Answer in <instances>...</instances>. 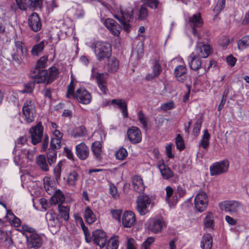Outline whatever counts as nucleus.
Masks as SVG:
<instances>
[{
    "label": "nucleus",
    "mask_w": 249,
    "mask_h": 249,
    "mask_svg": "<svg viewBox=\"0 0 249 249\" xmlns=\"http://www.w3.org/2000/svg\"><path fill=\"white\" fill-rule=\"evenodd\" d=\"M47 60V56L41 57L37 61L35 67L31 70L30 77L37 84L43 83L50 84L58 76V70L55 67L50 68L49 71L43 69L45 67Z\"/></svg>",
    "instance_id": "obj_1"
},
{
    "label": "nucleus",
    "mask_w": 249,
    "mask_h": 249,
    "mask_svg": "<svg viewBox=\"0 0 249 249\" xmlns=\"http://www.w3.org/2000/svg\"><path fill=\"white\" fill-rule=\"evenodd\" d=\"M136 203L137 210L142 215L148 213L155 205L154 197L143 193L138 196Z\"/></svg>",
    "instance_id": "obj_2"
},
{
    "label": "nucleus",
    "mask_w": 249,
    "mask_h": 249,
    "mask_svg": "<svg viewBox=\"0 0 249 249\" xmlns=\"http://www.w3.org/2000/svg\"><path fill=\"white\" fill-rule=\"evenodd\" d=\"M91 48L94 49L95 54L99 61L108 58L111 54V47L109 43L97 41L94 43Z\"/></svg>",
    "instance_id": "obj_3"
},
{
    "label": "nucleus",
    "mask_w": 249,
    "mask_h": 249,
    "mask_svg": "<svg viewBox=\"0 0 249 249\" xmlns=\"http://www.w3.org/2000/svg\"><path fill=\"white\" fill-rule=\"evenodd\" d=\"M120 13L114 15V17L122 24L124 30L128 32L131 29L129 23L133 19L134 10L128 9L123 10L121 7H120Z\"/></svg>",
    "instance_id": "obj_4"
},
{
    "label": "nucleus",
    "mask_w": 249,
    "mask_h": 249,
    "mask_svg": "<svg viewBox=\"0 0 249 249\" xmlns=\"http://www.w3.org/2000/svg\"><path fill=\"white\" fill-rule=\"evenodd\" d=\"M219 207L222 211L230 214L237 215L243 209V204L236 200H227L220 202Z\"/></svg>",
    "instance_id": "obj_5"
},
{
    "label": "nucleus",
    "mask_w": 249,
    "mask_h": 249,
    "mask_svg": "<svg viewBox=\"0 0 249 249\" xmlns=\"http://www.w3.org/2000/svg\"><path fill=\"white\" fill-rule=\"evenodd\" d=\"M22 113L28 123L33 122L36 115L35 103L31 99L27 100L23 104Z\"/></svg>",
    "instance_id": "obj_6"
},
{
    "label": "nucleus",
    "mask_w": 249,
    "mask_h": 249,
    "mask_svg": "<svg viewBox=\"0 0 249 249\" xmlns=\"http://www.w3.org/2000/svg\"><path fill=\"white\" fill-rule=\"evenodd\" d=\"M31 142L33 145H36L41 142L43 135V126L41 123L38 122L35 126L29 130Z\"/></svg>",
    "instance_id": "obj_7"
},
{
    "label": "nucleus",
    "mask_w": 249,
    "mask_h": 249,
    "mask_svg": "<svg viewBox=\"0 0 249 249\" xmlns=\"http://www.w3.org/2000/svg\"><path fill=\"white\" fill-rule=\"evenodd\" d=\"M229 167V162L227 160H224L214 163L210 167V175L216 176L227 172Z\"/></svg>",
    "instance_id": "obj_8"
},
{
    "label": "nucleus",
    "mask_w": 249,
    "mask_h": 249,
    "mask_svg": "<svg viewBox=\"0 0 249 249\" xmlns=\"http://www.w3.org/2000/svg\"><path fill=\"white\" fill-rule=\"evenodd\" d=\"M208 202L207 195L203 191H199L194 199L195 207L199 212L205 211L208 205Z\"/></svg>",
    "instance_id": "obj_9"
},
{
    "label": "nucleus",
    "mask_w": 249,
    "mask_h": 249,
    "mask_svg": "<svg viewBox=\"0 0 249 249\" xmlns=\"http://www.w3.org/2000/svg\"><path fill=\"white\" fill-rule=\"evenodd\" d=\"M189 65L190 68L195 71H198L199 70L202 69L201 73H199V71L197 72L198 76L202 75L205 72V68L201 67L202 62L201 58L196 55L194 53H192L188 57V58Z\"/></svg>",
    "instance_id": "obj_10"
},
{
    "label": "nucleus",
    "mask_w": 249,
    "mask_h": 249,
    "mask_svg": "<svg viewBox=\"0 0 249 249\" xmlns=\"http://www.w3.org/2000/svg\"><path fill=\"white\" fill-rule=\"evenodd\" d=\"M25 237L27 246L29 248L37 249L42 245L43 239L41 236L36 233L26 234Z\"/></svg>",
    "instance_id": "obj_11"
},
{
    "label": "nucleus",
    "mask_w": 249,
    "mask_h": 249,
    "mask_svg": "<svg viewBox=\"0 0 249 249\" xmlns=\"http://www.w3.org/2000/svg\"><path fill=\"white\" fill-rule=\"evenodd\" d=\"M213 49L209 44H205L201 42H197L194 52L200 58L208 57L212 53Z\"/></svg>",
    "instance_id": "obj_12"
},
{
    "label": "nucleus",
    "mask_w": 249,
    "mask_h": 249,
    "mask_svg": "<svg viewBox=\"0 0 249 249\" xmlns=\"http://www.w3.org/2000/svg\"><path fill=\"white\" fill-rule=\"evenodd\" d=\"M165 222L163 218H154L149 220L148 229L155 233L161 232L165 227Z\"/></svg>",
    "instance_id": "obj_13"
},
{
    "label": "nucleus",
    "mask_w": 249,
    "mask_h": 249,
    "mask_svg": "<svg viewBox=\"0 0 249 249\" xmlns=\"http://www.w3.org/2000/svg\"><path fill=\"white\" fill-rule=\"evenodd\" d=\"M75 99L82 104H89L91 101L92 97L91 94L85 88H79L76 91Z\"/></svg>",
    "instance_id": "obj_14"
},
{
    "label": "nucleus",
    "mask_w": 249,
    "mask_h": 249,
    "mask_svg": "<svg viewBox=\"0 0 249 249\" xmlns=\"http://www.w3.org/2000/svg\"><path fill=\"white\" fill-rule=\"evenodd\" d=\"M129 141L133 144L140 142L142 141V134L140 129L136 126H131L127 131Z\"/></svg>",
    "instance_id": "obj_15"
},
{
    "label": "nucleus",
    "mask_w": 249,
    "mask_h": 249,
    "mask_svg": "<svg viewBox=\"0 0 249 249\" xmlns=\"http://www.w3.org/2000/svg\"><path fill=\"white\" fill-rule=\"evenodd\" d=\"M92 240L95 244L102 248L107 243L106 234L102 230H96L92 232Z\"/></svg>",
    "instance_id": "obj_16"
},
{
    "label": "nucleus",
    "mask_w": 249,
    "mask_h": 249,
    "mask_svg": "<svg viewBox=\"0 0 249 249\" xmlns=\"http://www.w3.org/2000/svg\"><path fill=\"white\" fill-rule=\"evenodd\" d=\"M28 25L31 30L37 32L40 30L42 24L39 15L36 13H33L28 18Z\"/></svg>",
    "instance_id": "obj_17"
},
{
    "label": "nucleus",
    "mask_w": 249,
    "mask_h": 249,
    "mask_svg": "<svg viewBox=\"0 0 249 249\" xmlns=\"http://www.w3.org/2000/svg\"><path fill=\"white\" fill-rule=\"evenodd\" d=\"M104 24L113 35L116 36H119L122 28L114 19L108 18L105 20Z\"/></svg>",
    "instance_id": "obj_18"
},
{
    "label": "nucleus",
    "mask_w": 249,
    "mask_h": 249,
    "mask_svg": "<svg viewBox=\"0 0 249 249\" xmlns=\"http://www.w3.org/2000/svg\"><path fill=\"white\" fill-rule=\"evenodd\" d=\"M174 74L176 79L179 82L183 83L187 79V68L185 66H177L174 70Z\"/></svg>",
    "instance_id": "obj_19"
},
{
    "label": "nucleus",
    "mask_w": 249,
    "mask_h": 249,
    "mask_svg": "<svg viewBox=\"0 0 249 249\" xmlns=\"http://www.w3.org/2000/svg\"><path fill=\"white\" fill-rule=\"evenodd\" d=\"M132 186L133 190L138 193H142L144 191L145 186L141 176H134L131 179Z\"/></svg>",
    "instance_id": "obj_20"
},
{
    "label": "nucleus",
    "mask_w": 249,
    "mask_h": 249,
    "mask_svg": "<svg viewBox=\"0 0 249 249\" xmlns=\"http://www.w3.org/2000/svg\"><path fill=\"white\" fill-rule=\"evenodd\" d=\"M76 154L81 160H86L89 154V149L84 142H81L75 147Z\"/></svg>",
    "instance_id": "obj_21"
},
{
    "label": "nucleus",
    "mask_w": 249,
    "mask_h": 249,
    "mask_svg": "<svg viewBox=\"0 0 249 249\" xmlns=\"http://www.w3.org/2000/svg\"><path fill=\"white\" fill-rule=\"evenodd\" d=\"M135 215L132 212H125L124 213L122 217V223L124 227H131L135 224Z\"/></svg>",
    "instance_id": "obj_22"
},
{
    "label": "nucleus",
    "mask_w": 249,
    "mask_h": 249,
    "mask_svg": "<svg viewBox=\"0 0 249 249\" xmlns=\"http://www.w3.org/2000/svg\"><path fill=\"white\" fill-rule=\"evenodd\" d=\"M15 47V49H14V51H16L15 53L21 54L23 57H26L28 56V52L23 42L20 41H16Z\"/></svg>",
    "instance_id": "obj_23"
},
{
    "label": "nucleus",
    "mask_w": 249,
    "mask_h": 249,
    "mask_svg": "<svg viewBox=\"0 0 249 249\" xmlns=\"http://www.w3.org/2000/svg\"><path fill=\"white\" fill-rule=\"evenodd\" d=\"M91 151L97 160H100L102 159V145L100 142L96 141L92 143Z\"/></svg>",
    "instance_id": "obj_24"
},
{
    "label": "nucleus",
    "mask_w": 249,
    "mask_h": 249,
    "mask_svg": "<svg viewBox=\"0 0 249 249\" xmlns=\"http://www.w3.org/2000/svg\"><path fill=\"white\" fill-rule=\"evenodd\" d=\"M111 103L116 104L118 106L120 109L122 110V113L124 118L128 117V112L127 109V104L125 101L123 99H113Z\"/></svg>",
    "instance_id": "obj_25"
},
{
    "label": "nucleus",
    "mask_w": 249,
    "mask_h": 249,
    "mask_svg": "<svg viewBox=\"0 0 249 249\" xmlns=\"http://www.w3.org/2000/svg\"><path fill=\"white\" fill-rule=\"evenodd\" d=\"M213 246V237L210 234L204 235L201 242L202 249H212Z\"/></svg>",
    "instance_id": "obj_26"
},
{
    "label": "nucleus",
    "mask_w": 249,
    "mask_h": 249,
    "mask_svg": "<svg viewBox=\"0 0 249 249\" xmlns=\"http://www.w3.org/2000/svg\"><path fill=\"white\" fill-rule=\"evenodd\" d=\"M189 22L191 26L200 27L203 24V21L200 13H197L189 18Z\"/></svg>",
    "instance_id": "obj_27"
},
{
    "label": "nucleus",
    "mask_w": 249,
    "mask_h": 249,
    "mask_svg": "<svg viewBox=\"0 0 249 249\" xmlns=\"http://www.w3.org/2000/svg\"><path fill=\"white\" fill-rule=\"evenodd\" d=\"M161 175L164 179H169L174 176V173L165 164H163L159 166Z\"/></svg>",
    "instance_id": "obj_28"
},
{
    "label": "nucleus",
    "mask_w": 249,
    "mask_h": 249,
    "mask_svg": "<svg viewBox=\"0 0 249 249\" xmlns=\"http://www.w3.org/2000/svg\"><path fill=\"white\" fill-rule=\"evenodd\" d=\"M165 191L166 195L165 198L166 201L168 202L170 206L176 205L178 201V198H175V196H174L173 197V200H171V197L174 192L173 189L170 186H167L165 188Z\"/></svg>",
    "instance_id": "obj_29"
},
{
    "label": "nucleus",
    "mask_w": 249,
    "mask_h": 249,
    "mask_svg": "<svg viewBox=\"0 0 249 249\" xmlns=\"http://www.w3.org/2000/svg\"><path fill=\"white\" fill-rule=\"evenodd\" d=\"M85 218L89 224L94 223L96 220V216L89 207H87L85 210Z\"/></svg>",
    "instance_id": "obj_30"
},
{
    "label": "nucleus",
    "mask_w": 249,
    "mask_h": 249,
    "mask_svg": "<svg viewBox=\"0 0 249 249\" xmlns=\"http://www.w3.org/2000/svg\"><path fill=\"white\" fill-rule=\"evenodd\" d=\"M94 68L92 69V73L91 77L93 79H95L97 84L98 83H103L107 82V76L106 74L103 73H95L94 72Z\"/></svg>",
    "instance_id": "obj_31"
},
{
    "label": "nucleus",
    "mask_w": 249,
    "mask_h": 249,
    "mask_svg": "<svg viewBox=\"0 0 249 249\" xmlns=\"http://www.w3.org/2000/svg\"><path fill=\"white\" fill-rule=\"evenodd\" d=\"M65 161H59L53 169V174L55 180L58 181L61 177V171L64 167Z\"/></svg>",
    "instance_id": "obj_32"
},
{
    "label": "nucleus",
    "mask_w": 249,
    "mask_h": 249,
    "mask_svg": "<svg viewBox=\"0 0 249 249\" xmlns=\"http://www.w3.org/2000/svg\"><path fill=\"white\" fill-rule=\"evenodd\" d=\"M65 199V196L60 190L58 189L54 191L53 196L52 197V201H53L55 200L54 203H62Z\"/></svg>",
    "instance_id": "obj_33"
},
{
    "label": "nucleus",
    "mask_w": 249,
    "mask_h": 249,
    "mask_svg": "<svg viewBox=\"0 0 249 249\" xmlns=\"http://www.w3.org/2000/svg\"><path fill=\"white\" fill-rule=\"evenodd\" d=\"M79 179V175L75 171L70 172L67 178L68 183L70 186H74L76 185V181Z\"/></svg>",
    "instance_id": "obj_34"
},
{
    "label": "nucleus",
    "mask_w": 249,
    "mask_h": 249,
    "mask_svg": "<svg viewBox=\"0 0 249 249\" xmlns=\"http://www.w3.org/2000/svg\"><path fill=\"white\" fill-rule=\"evenodd\" d=\"M37 163L39 167L44 171H48L49 166L47 163L46 158L43 155H39L37 159Z\"/></svg>",
    "instance_id": "obj_35"
},
{
    "label": "nucleus",
    "mask_w": 249,
    "mask_h": 249,
    "mask_svg": "<svg viewBox=\"0 0 249 249\" xmlns=\"http://www.w3.org/2000/svg\"><path fill=\"white\" fill-rule=\"evenodd\" d=\"M249 46V35L242 37L237 43V47L239 50H243Z\"/></svg>",
    "instance_id": "obj_36"
},
{
    "label": "nucleus",
    "mask_w": 249,
    "mask_h": 249,
    "mask_svg": "<svg viewBox=\"0 0 249 249\" xmlns=\"http://www.w3.org/2000/svg\"><path fill=\"white\" fill-rule=\"evenodd\" d=\"M58 208L61 217L64 220H68L69 218V208L67 206H64L61 204L58 205Z\"/></svg>",
    "instance_id": "obj_37"
},
{
    "label": "nucleus",
    "mask_w": 249,
    "mask_h": 249,
    "mask_svg": "<svg viewBox=\"0 0 249 249\" xmlns=\"http://www.w3.org/2000/svg\"><path fill=\"white\" fill-rule=\"evenodd\" d=\"M44 48V41H42L39 43L35 45L31 51V54L34 56H37L41 53Z\"/></svg>",
    "instance_id": "obj_38"
},
{
    "label": "nucleus",
    "mask_w": 249,
    "mask_h": 249,
    "mask_svg": "<svg viewBox=\"0 0 249 249\" xmlns=\"http://www.w3.org/2000/svg\"><path fill=\"white\" fill-rule=\"evenodd\" d=\"M210 135L207 130H205L204 134L202 136L201 140L199 143V146L202 147L204 149H206L209 144V140Z\"/></svg>",
    "instance_id": "obj_39"
},
{
    "label": "nucleus",
    "mask_w": 249,
    "mask_h": 249,
    "mask_svg": "<svg viewBox=\"0 0 249 249\" xmlns=\"http://www.w3.org/2000/svg\"><path fill=\"white\" fill-rule=\"evenodd\" d=\"M204 225L205 228L213 229V216L211 213H209L205 217L203 220Z\"/></svg>",
    "instance_id": "obj_40"
},
{
    "label": "nucleus",
    "mask_w": 249,
    "mask_h": 249,
    "mask_svg": "<svg viewBox=\"0 0 249 249\" xmlns=\"http://www.w3.org/2000/svg\"><path fill=\"white\" fill-rule=\"evenodd\" d=\"M21 154L22 157L27 159L29 161H32L34 158L35 155L34 150H31L29 149L24 148L21 149Z\"/></svg>",
    "instance_id": "obj_41"
},
{
    "label": "nucleus",
    "mask_w": 249,
    "mask_h": 249,
    "mask_svg": "<svg viewBox=\"0 0 249 249\" xmlns=\"http://www.w3.org/2000/svg\"><path fill=\"white\" fill-rule=\"evenodd\" d=\"M61 140L58 138H52L51 139L50 147L49 148L50 150L56 151L59 149L61 147Z\"/></svg>",
    "instance_id": "obj_42"
},
{
    "label": "nucleus",
    "mask_w": 249,
    "mask_h": 249,
    "mask_svg": "<svg viewBox=\"0 0 249 249\" xmlns=\"http://www.w3.org/2000/svg\"><path fill=\"white\" fill-rule=\"evenodd\" d=\"M119 246V241L118 237H112L108 241L107 249H118Z\"/></svg>",
    "instance_id": "obj_43"
},
{
    "label": "nucleus",
    "mask_w": 249,
    "mask_h": 249,
    "mask_svg": "<svg viewBox=\"0 0 249 249\" xmlns=\"http://www.w3.org/2000/svg\"><path fill=\"white\" fill-rule=\"evenodd\" d=\"M47 158L50 165H52L56 161L57 151L49 149L47 154Z\"/></svg>",
    "instance_id": "obj_44"
},
{
    "label": "nucleus",
    "mask_w": 249,
    "mask_h": 249,
    "mask_svg": "<svg viewBox=\"0 0 249 249\" xmlns=\"http://www.w3.org/2000/svg\"><path fill=\"white\" fill-rule=\"evenodd\" d=\"M25 57L22 56L21 54L14 53L12 54V62L14 65L19 66L21 65L23 59Z\"/></svg>",
    "instance_id": "obj_45"
},
{
    "label": "nucleus",
    "mask_w": 249,
    "mask_h": 249,
    "mask_svg": "<svg viewBox=\"0 0 249 249\" xmlns=\"http://www.w3.org/2000/svg\"><path fill=\"white\" fill-rule=\"evenodd\" d=\"M138 120L142 124V127L146 129L147 127V117L142 110L139 111L138 114Z\"/></svg>",
    "instance_id": "obj_46"
},
{
    "label": "nucleus",
    "mask_w": 249,
    "mask_h": 249,
    "mask_svg": "<svg viewBox=\"0 0 249 249\" xmlns=\"http://www.w3.org/2000/svg\"><path fill=\"white\" fill-rule=\"evenodd\" d=\"M26 141L27 139L25 136H21L15 142V146L13 153L23 145L26 143Z\"/></svg>",
    "instance_id": "obj_47"
},
{
    "label": "nucleus",
    "mask_w": 249,
    "mask_h": 249,
    "mask_svg": "<svg viewBox=\"0 0 249 249\" xmlns=\"http://www.w3.org/2000/svg\"><path fill=\"white\" fill-rule=\"evenodd\" d=\"M48 226L50 228L51 231L55 232V230L58 229L60 226V223L59 218L55 219L54 220L50 222L48 224Z\"/></svg>",
    "instance_id": "obj_48"
},
{
    "label": "nucleus",
    "mask_w": 249,
    "mask_h": 249,
    "mask_svg": "<svg viewBox=\"0 0 249 249\" xmlns=\"http://www.w3.org/2000/svg\"><path fill=\"white\" fill-rule=\"evenodd\" d=\"M115 156L117 159L123 160L127 157V152L125 148L122 147L116 152Z\"/></svg>",
    "instance_id": "obj_49"
},
{
    "label": "nucleus",
    "mask_w": 249,
    "mask_h": 249,
    "mask_svg": "<svg viewBox=\"0 0 249 249\" xmlns=\"http://www.w3.org/2000/svg\"><path fill=\"white\" fill-rule=\"evenodd\" d=\"M75 95H76V92H74V84L71 81L68 87L67 97L75 99Z\"/></svg>",
    "instance_id": "obj_50"
},
{
    "label": "nucleus",
    "mask_w": 249,
    "mask_h": 249,
    "mask_svg": "<svg viewBox=\"0 0 249 249\" xmlns=\"http://www.w3.org/2000/svg\"><path fill=\"white\" fill-rule=\"evenodd\" d=\"M202 123V119L199 118L197 120L194 125L192 133L196 137H197L199 134Z\"/></svg>",
    "instance_id": "obj_51"
},
{
    "label": "nucleus",
    "mask_w": 249,
    "mask_h": 249,
    "mask_svg": "<svg viewBox=\"0 0 249 249\" xmlns=\"http://www.w3.org/2000/svg\"><path fill=\"white\" fill-rule=\"evenodd\" d=\"M85 128L83 126L77 127L73 131V136L74 138L82 137L85 136Z\"/></svg>",
    "instance_id": "obj_52"
},
{
    "label": "nucleus",
    "mask_w": 249,
    "mask_h": 249,
    "mask_svg": "<svg viewBox=\"0 0 249 249\" xmlns=\"http://www.w3.org/2000/svg\"><path fill=\"white\" fill-rule=\"evenodd\" d=\"M176 144L177 149L179 150H182L185 148L184 141L179 134H178L176 138Z\"/></svg>",
    "instance_id": "obj_53"
},
{
    "label": "nucleus",
    "mask_w": 249,
    "mask_h": 249,
    "mask_svg": "<svg viewBox=\"0 0 249 249\" xmlns=\"http://www.w3.org/2000/svg\"><path fill=\"white\" fill-rule=\"evenodd\" d=\"M148 15V10L145 4L141 6L139 11V19L140 20L144 19Z\"/></svg>",
    "instance_id": "obj_54"
},
{
    "label": "nucleus",
    "mask_w": 249,
    "mask_h": 249,
    "mask_svg": "<svg viewBox=\"0 0 249 249\" xmlns=\"http://www.w3.org/2000/svg\"><path fill=\"white\" fill-rule=\"evenodd\" d=\"M175 198L178 197L181 198L186 195V189L183 186H178L177 190L175 191Z\"/></svg>",
    "instance_id": "obj_55"
},
{
    "label": "nucleus",
    "mask_w": 249,
    "mask_h": 249,
    "mask_svg": "<svg viewBox=\"0 0 249 249\" xmlns=\"http://www.w3.org/2000/svg\"><path fill=\"white\" fill-rule=\"evenodd\" d=\"M226 0H218L216 5L213 9L214 12L219 13L224 8Z\"/></svg>",
    "instance_id": "obj_56"
},
{
    "label": "nucleus",
    "mask_w": 249,
    "mask_h": 249,
    "mask_svg": "<svg viewBox=\"0 0 249 249\" xmlns=\"http://www.w3.org/2000/svg\"><path fill=\"white\" fill-rule=\"evenodd\" d=\"M175 107L174 102L171 101L168 102L164 103L160 106V108L162 110L167 111Z\"/></svg>",
    "instance_id": "obj_57"
},
{
    "label": "nucleus",
    "mask_w": 249,
    "mask_h": 249,
    "mask_svg": "<svg viewBox=\"0 0 249 249\" xmlns=\"http://www.w3.org/2000/svg\"><path fill=\"white\" fill-rule=\"evenodd\" d=\"M58 218L56 214L52 210L48 212L45 215V218L48 224Z\"/></svg>",
    "instance_id": "obj_58"
},
{
    "label": "nucleus",
    "mask_w": 249,
    "mask_h": 249,
    "mask_svg": "<svg viewBox=\"0 0 249 249\" xmlns=\"http://www.w3.org/2000/svg\"><path fill=\"white\" fill-rule=\"evenodd\" d=\"M161 71V68L160 64L158 60H156L153 66V73L155 74V76L157 77L160 74Z\"/></svg>",
    "instance_id": "obj_59"
},
{
    "label": "nucleus",
    "mask_w": 249,
    "mask_h": 249,
    "mask_svg": "<svg viewBox=\"0 0 249 249\" xmlns=\"http://www.w3.org/2000/svg\"><path fill=\"white\" fill-rule=\"evenodd\" d=\"M30 6L34 9L36 8H40L42 4V1L43 0H30Z\"/></svg>",
    "instance_id": "obj_60"
},
{
    "label": "nucleus",
    "mask_w": 249,
    "mask_h": 249,
    "mask_svg": "<svg viewBox=\"0 0 249 249\" xmlns=\"http://www.w3.org/2000/svg\"><path fill=\"white\" fill-rule=\"evenodd\" d=\"M229 43V39L225 36H222L219 40V44L224 49L227 47Z\"/></svg>",
    "instance_id": "obj_61"
},
{
    "label": "nucleus",
    "mask_w": 249,
    "mask_h": 249,
    "mask_svg": "<svg viewBox=\"0 0 249 249\" xmlns=\"http://www.w3.org/2000/svg\"><path fill=\"white\" fill-rule=\"evenodd\" d=\"M109 193L114 198H117L119 196L117 192V189L114 185H110Z\"/></svg>",
    "instance_id": "obj_62"
},
{
    "label": "nucleus",
    "mask_w": 249,
    "mask_h": 249,
    "mask_svg": "<svg viewBox=\"0 0 249 249\" xmlns=\"http://www.w3.org/2000/svg\"><path fill=\"white\" fill-rule=\"evenodd\" d=\"M18 8L21 10H25L26 7V0H15Z\"/></svg>",
    "instance_id": "obj_63"
},
{
    "label": "nucleus",
    "mask_w": 249,
    "mask_h": 249,
    "mask_svg": "<svg viewBox=\"0 0 249 249\" xmlns=\"http://www.w3.org/2000/svg\"><path fill=\"white\" fill-rule=\"evenodd\" d=\"M127 249H136L135 241L132 238H129L127 242Z\"/></svg>",
    "instance_id": "obj_64"
}]
</instances>
